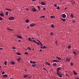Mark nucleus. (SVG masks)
Instances as JSON below:
<instances>
[{"label": "nucleus", "instance_id": "0e129e2a", "mask_svg": "<svg viewBox=\"0 0 79 79\" xmlns=\"http://www.w3.org/2000/svg\"><path fill=\"white\" fill-rule=\"evenodd\" d=\"M40 52H42V50L40 49Z\"/></svg>", "mask_w": 79, "mask_h": 79}, {"label": "nucleus", "instance_id": "aec40b11", "mask_svg": "<svg viewBox=\"0 0 79 79\" xmlns=\"http://www.w3.org/2000/svg\"><path fill=\"white\" fill-rule=\"evenodd\" d=\"M46 64H47L48 65H49V66H50V63H48V62H46Z\"/></svg>", "mask_w": 79, "mask_h": 79}, {"label": "nucleus", "instance_id": "b1692460", "mask_svg": "<svg viewBox=\"0 0 79 79\" xmlns=\"http://www.w3.org/2000/svg\"><path fill=\"white\" fill-rule=\"evenodd\" d=\"M70 17L71 18H74V16H73V14H71L70 15Z\"/></svg>", "mask_w": 79, "mask_h": 79}, {"label": "nucleus", "instance_id": "3c124183", "mask_svg": "<svg viewBox=\"0 0 79 79\" xmlns=\"http://www.w3.org/2000/svg\"><path fill=\"white\" fill-rule=\"evenodd\" d=\"M54 6H55V7H56V6H57V5H56V4H54Z\"/></svg>", "mask_w": 79, "mask_h": 79}, {"label": "nucleus", "instance_id": "5701e85b", "mask_svg": "<svg viewBox=\"0 0 79 79\" xmlns=\"http://www.w3.org/2000/svg\"><path fill=\"white\" fill-rule=\"evenodd\" d=\"M27 49H28V50H31V48L29 47H28L27 48Z\"/></svg>", "mask_w": 79, "mask_h": 79}, {"label": "nucleus", "instance_id": "c85d7f7f", "mask_svg": "<svg viewBox=\"0 0 79 79\" xmlns=\"http://www.w3.org/2000/svg\"><path fill=\"white\" fill-rule=\"evenodd\" d=\"M71 48V46L69 45V46H68V48Z\"/></svg>", "mask_w": 79, "mask_h": 79}, {"label": "nucleus", "instance_id": "f03ea898", "mask_svg": "<svg viewBox=\"0 0 79 79\" xmlns=\"http://www.w3.org/2000/svg\"><path fill=\"white\" fill-rule=\"evenodd\" d=\"M61 17L63 18H65L66 17V15L65 14H63L62 15Z\"/></svg>", "mask_w": 79, "mask_h": 79}, {"label": "nucleus", "instance_id": "423d86ee", "mask_svg": "<svg viewBox=\"0 0 79 79\" xmlns=\"http://www.w3.org/2000/svg\"><path fill=\"white\" fill-rule=\"evenodd\" d=\"M32 11L34 12H35V11H36V10L35 8H34L32 9Z\"/></svg>", "mask_w": 79, "mask_h": 79}, {"label": "nucleus", "instance_id": "052dcab7", "mask_svg": "<svg viewBox=\"0 0 79 79\" xmlns=\"http://www.w3.org/2000/svg\"><path fill=\"white\" fill-rule=\"evenodd\" d=\"M73 23H75V21H73Z\"/></svg>", "mask_w": 79, "mask_h": 79}, {"label": "nucleus", "instance_id": "7ed1b4c3", "mask_svg": "<svg viewBox=\"0 0 79 79\" xmlns=\"http://www.w3.org/2000/svg\"><path fill=\"white\" fill-rule=\"evenodd\" d=\"M66 62H69L70 61V59L69 58H67L65 60Z\"/></svg>", "mask_w": 79, "mask_h": 79}, {"label": "nucleus", "instance_id": "ddd939ff", "mask_svg": "<svg viewBox=\"0 0 79 79\" xmlns=\"http://www.w3.org/2000/svg\"><path fill=\"white\" fill-rule=\"evenodd\" d=\"M57 64L56 63H54L52 64V65H53V66H56Z\"/></svg>", "mask_w": 79, "mask_h": 79}, {"label": "nucleus", "instance_id": "6ab92c4d", "mask_svg": "<svg viewBox=\"0 0 79 79\" xmlns=\"http://www.w3.org/2000/svg\"><path fill=\"white\" fill-rule=\"evenodd\" d=\"M32 66L33 67H35L36 66V64H32Z\"/></svg>", "mask_w": 79, "mask_h": 79}, {"label": "nucleus", "instance_id": "72a5a7b5", "mask_svg": "<svg viewBox=\"0 0 79 79\" xmlns=\"http://www.w3.org/2000/svg\"><path fill=\"white\" fill-rule=\"evenodd\" d=\"M17 55H20V54L19 53H16Z\"/></svg>", "mask_w": 79, "mask_h": 79}, {"label": "nucleus", "instance_id": "bf43d9fd", "mask_svg": "<svg viewBox=\"0 0 79 79\" xmlns=\"http://www.w3.org/2000/svg\"><path fill=\"white\" fill-rule=\"evenodd\" d=\"M32 1H34V2L35 1H36V0H32Z\"/></svg>", "mask_w": 79, "mask_h": 79}, {"label": "nucleus", "instance_id": "9d476101", "mask_svg": "<svg viewBox=\"0 0 79 79\" xmlns=\"http://www.w3.org/2000/svg\"><path fill=\"white\" fill-rule=\"evenodd\" d=\"M27 77H28V76H27V74L24 75L23 76V77H24V78Z\"/></svg>", "mask_w": 79, "mask_h": 79}, {"label": "nucleus", "instance_id": "39448f33", "mask_svg": "<svg viewBox=\"0 0 79 79\" xmlns=\"http://www.w3.org/2000/svg\"><path fill=\"white\" fill-rule=\"evenodd\" d=\"M35 25V24L34 23V24L30 25V27H34V26Z\"/></svg>", "mask_w": 79, "mask_h": 79}, {"label": "nucleus", "instance_id": "79ce46f5", "mask_svg": "<svg viewBox=\"0 0 79 79\" xmlns=\"http://www.w3.org/2000/svg\"><path fill=\"white\" fill-rule=\"evenodd\" d=\"M40 45H41V46H43V45H42V43H41V42H40Z\"/></svg>", "mask_w": 79, "mask_h": 79}, {"label": "nucleus", "instance_id": "c03bdc74", "mask_svg": "<svg viewBox=\"0 0 79 79\" xmlns=\"http://www.w3.org/2000/svg\"><path fill=\"white\" fill-rule=\"evenodd\" d=\"M55 42L56 45H57V44H58V42L57 41H56Z\"/></svg>", "mask_w": 79, "mask_h": 79}, {"label": "nucleus", "instance_id": "cd10ccee", "mask_svg": "<svg viewBox=\"0 0 79 79\" xmlns=\"http://www.w3.org/2000/svg\"><path fill=\"white\" fill-rule=\"evenodd\" d=\"M73 54H74V55H77V54H76V53L75 52H73Z\"/></svg>", "mask_w": 79, "mask_h": 79}, {"label": "nucleus", "instance_id": "f3484780", "mask_svg": "<svg viewBox=\"0 0 79 79\" xmlns=\"http://www.w3.org/2000/svg\"><path fill=\"white\" fill-rule=\"evenodd\" d=\"M6 10H7V11H11V10L8 9H6Z\"/></svg>", "mask_w": 79, "mask_h": 79}, {"label": "nucleus", "instance_id": "864d4df0", "mask_svg": "<svg viewBox=\"0 0 79 79\" xmlns=\"http://www.w3.org/2000/svg\"><path fill=\"white\" fill-rule=\"evenodd\" d=\"M32 63L33 64H35V62H33Z\"/></svg>", "mask_w": 79, "mask_h": 79}, {"label": "nucleus", "instance_id": "a211bd4d", "mask_svg": "<svg viewBox=\"0 0 79 79\" xmlns=\"http://www.w3.org/2000/svg\"><path fill=\"white\" fill-rule=\"evenodd\" d=\"M38 8L39 11L40 10V7L39 6H38Z\"/></svg>", "mask_w": 79, "mask_h": 79}, {"label": "nucleus", "instance_id": "2f4dec72", "mask_svg": "<svg viewBox=\"0 0 79 79\" xmlns=\"http://www.w3.org/2000/svg\"><path fill=\"white\" fill-rule=\"evenodd\" d=\"M51 27H52V28H54V26H53V25H52Z\"/></svg>", "mask_w": 79, "mask_h": 79}, {"label": "nucleus", "instance_id": "f8f14e48", "mask_svg": "<svg viewBox=\"0 0 79 79\" xmlns=\"http://www.w3.org/2000/svg\"><path fill=\"white\" fill-rule=\"evenodd\" d=\"M25 22L27 23H28L29 22V20L28 19H27L25 21Z\"/></svg>", "mask_w": 79, "mask_h": 79}, {"label": "nucleus", "instance_id": "69168bd1", "mask_svg": "<svg viewBox=\"0 0 79 79\" xmlns=\"http://www.w3.org/2000/svg\"><path fill=\"white\" fill-rule=\"evenodd\" d=\"M67 9V8L66 7H65V10H66V9Z\"/></svg>", "mask_w": 79, "mask_h": 79}, {"label": "nucleus", "instance_id": "a19ab883", "mask_svg": "<svg viewBox=\"0 0 79 79\" xmlns=\"http://www.w3.org/2000/svg\"><path fill=\"white\" fill-rule=\"evenodd\" d=\"M25 55H28V53L27 52H26L25 53Z\"/></svg>", "mask_w": 79, "mask_h": 79}, {"label": "nucleus", "instance_id": "393cba45", "mask_svg": "<svg viewBox=\"0 0 79 79\" xmlns=\"http://www.w3.org/2000/svg\"><path fill=\"white\" fill-rule=\"evenodd\" d=\"M0 15L1 16H4V15H3V13L1 14H0Z\"/></svg>", "mask_w": 79, "mask_h": 79}, {"label": "nucleus", "instance_id": "4c0bfd02", "mask_svg": "<svg viewBox=\"0 0 79 79\" xmlns=\"http://www.w3.org/2000/svg\"><path fill=\"white\" fill-rule=\"evenodd\" d=\"M45 16H41V17H40V18H45Z\"/></svg>", "mask_w": 79, "mask_h": 79}, {"label": "nucleus", "instance_id": "c9c22d12", "mask_svg": "<svg viewBox=\"0 0 79 79\" xmlns=\"http://www.w3.org/2000/svg\"><path fill=\"white\" fill-rule=\"evenodd\" d=\"M47 48V46H43V48Z\"/></svg>", "mask_w": 79, "mask_h": 79}, {"label": "nucleus", "instance_id": "13d9d810", "mask_svg": "<svg viewBox=\"0 0 79 79\" xmlns=\"http://www.w3.org/2000/svg\"><path fill=\"white\" fill-rule=\"evenodd\" d=\"M18 42H21V40H19Z\"/></svg>", "mask_w": 79, "mask_h": 79}, {"label": "nucleus", "instance_id": "680f3d73", "mask_svg": "<svg viewBox=\"0 0 79 79\" xmlns=\"http://www.w3.org/2000/svg\"><path fill=\"white\" fill-rule=\"evenodd\" d=\"M43 10H45V8H43Z\"/></svg>", "mask_w": 79, "mask_h": 79}, {"label": "nucleus", "instance_id": "f257e3e1", "mask_svg": "<svg viewBox=\"0 0 79 79\" xmlns=\"http://www.w3.org/2000/svg\"><path fill=\"white\" fill-rule=\"evenodd\" d=\"M57 75L60 77H62V74L60 73L57 72Z\"/></svg>", "mask_w": 79, "mask_h": 79}, {"label": "nucleus", "instance_id": "2eb2a0df", "mask_svg": "<svg viewBox=\"0 0 79 79\" xmlns=\"http://www.w3.org/2000/svg\"><path fill=\"white\" fill-rule=\"evenodd\" d=\"M41 5H45V3L44 2H41Z\"/></svg>", "mask_w": 79, "mask_h": 79}, {"label": "nucleus", "instance_id": "4be33fe9", "mask_svg": "<svg viewBox=\"0 0 79 79\" xmlns=\"http://www.w3.org/2000/svg\"><path fill=\"white\" fill-rule=\"evenodd\" d=\"M11 64H15V62L13 61H12L11 63Z\"/></svg>", "mask_w": 79, "mask_h": 79}, {"label": "nucleus", "instance_id": "338daca9", "mask_svg": "<svg viewBox=\"0 0 79 79\" xmlns=\"http://www.w3.org/2000/svg\"><path fill=\"white\" fill-rule=\"evenodd\" d=\"M0 50H2L3 48H0Z\"/></svg>", "mask_w": 79, "mask_h": 79}, {"label": "nucleus", "instance_id": "49530a36", "mask_svg": "<svg viewBox=\"0 0 79 79\" xmlns=\"http://www.w3.org/2000/svg\"><path fill=\"white\" fill-rule=\"evenodd\" d=\"M33 42H35V43H36V42H37L35 40H33Z\"/></svg>", "mask_w": 79, "mask_h": 79}, {"label": "nucleus", "instance_id": "774afa93", "mask_svg": "<svg viewBox=\"0 0 79 79\" xmlns=\"http://www.w3.org/2000/svg\"><path fill=\"white\" fill-rule=\"evenodd\" d=\"M76 79H79V78H76Z\"/></svg>", "mask_w": 79, "mask_h": 79}, {"label": "nucleus", "instance_id": "4d7b16f0", "mask_svg": "<svg viewBox=\"0 0 79 79\" xmlns=\"http://www.w3.org/2000/svg\"><path fill=\"white\" fill-rule=\"evenodd\" d=\"M57 73H58V72H59V70H58L57 69Z\"/></svg>", "mask_w": 79, "mask_h": 79}, {"label": "nucleus", "instance_id": "5fc2aeb1", "mask_svg": "<svg viewBox=\"0 0 79 79\" xmlns=\"http://www.w3.org/2000/svg\"><path fill=\"white\" fill-rule=\"evenodd\" d=\"M51 18H53V16H51Z\"/></svg>", "mask_w": 79, "mask_h": 79}, {"label": "nucleus", "instance_id": "e433bc0d", "mask_svg": "<svg viewBox=\"0 0 79 79\" xmlns=\"http://www.w3.org/2000/svg\"><path fill=\"white\" fill-rule=\"evenodd\" d=\"M36 43L38 45H40V44H39V42H36Z\"/></svg>", "mask_w": 79, "mask_h": 79}, {"label": "nucleus", "instance_id": "09e8293b", "mask_svg": "<svg viewBox=\"0 0 79 79\" xmlns=\"http://www.w3.org/2000/svg\"><path fill=\"white\" fill-rule=\"evenodd\" d=\"M2 74H5V72H2Z\"/></svg>", "mask_w": 79, "mask_h": 79}, {"label": "nucleus", "instance_id": "8fccbe9b", "mask_svg": "<svg viewBox=\"0 0 79 79\" xmlns=\"http://www.w3.org/2000/svg\"><path fill=\"white\" fill-rule=\"evenodd\" d=\"M42 49H43L44 48V47H40Z\"/></svg>", "mask_w": 79, "mask_h": 79}, {"label": "nucleus", "instance_id": "a18cd8bd", "mask_svg": "<svg viewBox=\"0 0 79 79\" xmlns=\"http://www.w3.org/2000/svg\"><path fill=\"white\" fill-rule=\"evenodd\" d=\"M12 48L13 49H16V48H15V47H12Z\"/></svg>", "mask_w": 79, "mask_h": 79}, {"label": "nucleus", "instance_id": "bb28decb", "mask_svg": "<svg viewBox=\"0 0 79 79\" xmlns=\"http://www.w3.org/2000/svg\"><path fill=\"white\" fill-rule=\"evenodd\" d=\"M4 64L5 65H6V64H7V62L6 61H5L4 62Z\"/></svg>", "mask_w": 79, "mask_h": 79}, {"label": "nucleus", "instance_id": "f704fd0d", "mask_svg": "<svg viewBox=\"0 0 79 79\" xmlns=\"http://www.w3.org/2000/svg\"><path fill=\"white\" fill-rule=\"evenodd\" d=\"M2 19H3V18L1 17L0 16V20L1 21H2Z\"/></svg>", "mask_w": 79, "mask_h": 79}, {"label": "nucleus", "instance_id": "7c9ffc66", "mask_svg": "<svg viewBox=\"0 0 79 79\" xmlns=\"http://www.w3.org/2000/svg\"><path fill=\"white\" fill-rule=\"evenodd\" d=\"M50 34L51 35H53V32H51V33H50Z\"/></svg>", "mask_w": 79, "mask_h": 79}, {"label": "nucleus", "instance_id": "0eeeda50", "mask_svg": "<svg viewBox=\"0 0 79 79\" xmlns=\"http://www.w3.org/2000/svg\"><path fill=\"white\" fill-rule=\"evenodd\" d=\"M17 38H18V39H21V38H22L21 36H19L18 35H17Z\"/></svg>", "mask_w": 79, "mask_h": 79}, {"label": "nucleus", "instance_id": "a878e982", "mask_svg": "<svg viewBox=\"0 0 79 79\" xmlns=\"http://www.w3.org/2000/svg\"><path fill=\"white\" fill-rule=\"evenodd\" d=\"M28 40H29L30 41H31V42H32V40H31V38H28Z\"/></svg>", "mask_w": 79, "mask_h": 79}, {"label": "nucleus", "instance_id": "4468645a", "mask_svg": "<svg viewBox=\"0 0 79 79\" xmlns=\"http://www.w3.org/2000/svg\"><path fill=\"white\" fill-rule=\"evenodd\" d=\"M53 62H58L59 61L58 60H52Z\"/></svg>", "mask_w": 79, "mask_h": 79}, {"label": "nucleus", "instance_id": "58836bf2", "mask_svg": "<svg viewBox=\"0 0 79 79\" xmlns=\"http://www.w3.org/2000/svg\"><path fill=\"white\" fill-rule=\"evenodd\" d=\"M57 8V10H60V7L59 6H58Z\"/></svg>", "mask_w": 79, "mask_h": 79}, {"label": "nucleus", "instance_id": "412c9836", "mask_svg": "<svg viewBox=\"0 0 79 79\" xmlns=\"http://www.w3.org/2000/svg\"><path fill=\"white\" fill-rule=\"evenodd\" d=\"M73 73L75 75H77V73L75 71H73Z\"/></svg>", "mask_w": 79, "mask_h": 79}, {"label": "nucleus", "instance_id": "6e6d98bb", "mask_svg": "<svg viewBox=\"0 0 79 79\" xmlns=\"http://www.w3.org/2000/svg\"><path fill=\"white\" fill-rule=\"evenodd\" d=\"M7 30H9V31H11V29L8 28Z\"/></svg>", "mask_w": 79, "mask_h": 79}, {"label": "nucleus", "instance_id": "473e14b6", "mask_svg": "<svg viewBox=\"0 0 79 79\" xmlns=\"http://www.w3.org/2000/svg\"><path fill=\"white\" fill-rule=\"evenodd\" d=\"M60 69H61V68H59L57 69V70H60Z\"/></svg>", "mask_w": 79, "mask_h": 79}, {"label": "nucleus", "instance_id": "37998d69", "mask_svg": "<svg viewBox=\"0 0 79 79\" xmlns=\"http://www.w3.org/2000/svg\"><path fill=\"white\" fill-rule=\"evenodd\" d=\"M37 40V41H38V42H39V43H40V41L38 40Z\"/></svg>", "mask_w": 79, "mask_h": 79}, {"label": "nucleus", "instance_id": "ea45409f", "mask_svg": "<svg viewBox=\"0 0 79 79\" xmlns=\"http://www.w3.org/2000/svg\"><path fill=\"white\" fill-rule=\"evenodd\" d=\"M70 64L71 66H73V62H71Z\"/></svg>", "mask_w": 79, "mask_h": 79}, {"label": "nucleus", "instance_id": "603ef678", "mask_svg": "<svg viewBox=\"0 0 79 79\" xmlns=\"http://www.w3.org/2000/svg\"><path fill=\"white\" fill-rule=\"evenodd\" d=\"M30 63L31 64V63H33V62H32V61H30Z\"/></svg>", "mask_w": 79, "mask_h": 79}, {"label": "nucleus", "instance_id": "e2e57ef3", "mask_svg": "<svg viewBox=\"0 0 79 79\" xmlns=\"http://www.w3.org/2000/svg\"><path fill=\"white\" fill-rule=\"evenodd\" d=\"M43 69H44V70H45L46 69H45V68H44Z\"/></svg>", "mask_w": 79, "mask_h": 79}, {"label": "nucleus", "instance_id": "c756f323", "mask_svg": "<svg viewBox=\"0 0 79 79\" xmlns=\"http://www.w3.org/2000/svg\"><path fill=\"white\" fill-rule=\"evenodd\" d=\"M8 12H7L6 13V15H7V16H8Z\"/></svg>", "mask_w": 79, "mask_h": 79}, {"label": "nucleus", "instance_id": "dca6fc26", "mask_svg": "<svg viewBox=\"0 0 79 79\" xmlns=\"http://www.w3.org/2000/svg\"><path fill=\"white\" fill-rule=\"evenodd\" d=\"M60 19H62V21H66V19H63L61 18H60Z\"/></svg>", "mask_w": 79, "mask_h": 79}, {"label": "nucleus", "instance_id": "20e7f679", "mask_svg": "<svg viewBox=\"0 0 79 79\" xmlns=\"http://www.w3.org/2000/svg\"><path fill=\"white\" fill-rule=\"evenodd\" d=\"M15 19V18L13 17H10L9 18V20H13V19Z\"/></svg>", "mask_w": 79, "mask_h": 79}, {"label": "nucleus", "instance_id": "de8ad7c7", "mask_svg": "<svg viewBox=\"0 0 79 79\" xmlns=\"http://www.w3.org/2000/svg\"><path fill=\"white\" fill-rule=\"evenodd\" d=\"M26 10H27V11H29V9L28 8H27L26 9Z\"/></svg>", "mask_w": 79, "mask_h": 79}, {"label": "nucleus", "instance_id": "1a4fd4ad", "mask_svg": "<svg viewBox=\"0 0 79 79\" xmlns=\"http://www.w3.org/2000/svg\"><path fill=\"white\" fill-rule=\"evenodd\" d=\"M21 60V57H19L17 59V60L18 61H20V60Z\"/></svg>", "mask_w": 79, "mask_h": 79}, {"label": "nucleus", "instance_id": "6e6552de", "mask_svg": "<svg viewBox=\"0 0 79 79\" xmlns=\"http://www.w3.org/2000/svg\"><path fill=\"white\" fill-rule=\"evenodd\" d=\"M3 77L4 78H5L7 77V75L6 74H5L3 75Z\"/></svg>", "mask_w": 79, "mask_h": 79}, {"label": "nucleus", "instance_id": "9b49d317", "mask_svg": "<svg viewBox=\"0 0 79 79\" xmlns=\"http://www.w3.org/2000/svg\"><path fill=\"white\" fill-rule=\"evenodd\" d=\"M56 59H58V60H61V58L60 57H58V56H57L56 57Z\"/></svg>", "mask_w": 79, "mask_h": 79}]
</instances>
